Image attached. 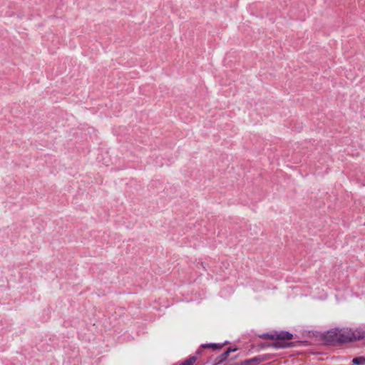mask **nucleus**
Instances as JSON below:
<instances>
[{
    "label": "nucleus",
    "instance_id": "obj_9",
    "mask_svg": "<svg viewBox=\"0 0 365 365\" xmlns=\"http://www.w3.org/2000/svg\"><path fill=\"white\" fill-rule=\"evenodd\" d=\"M200 353V350H198V351L196 352V354H199Z\"/></svg>",
    "mask_w": 365,
    "mask_h": 365
},
{
    "label": "nucleus",
    "instance_id": "obj_3",
    "mask_svg": "<svg viewBox=\"0 0 365 365\" xmlns=\"http://www.w3.org/2000/svg\"><path fill=\"white\" fill-rule=\"evenodd\" d=\"M264 360V357L262 356H255L254 358H252L250 359L245 360L242 362L243 365H254L257 363H260Z\"/></svg>",
    "mask_w": 365,
    "mask_h": 365
},
{
    "label": "nucleus",
    "instance_id": "obj_7",
    "mask_svg": "<svg viewBox=\"0 0 365 365\" xmlns=\"http://www.w3.org/2000/svg\"><path fill=\"white\" fill-rule=\"evenodd\" d=\"M237 350V349H232V348H229L226 351H225L221 356H220V361H222L223 360H225L229 355V354L232 351H235Z\"/></svg>",
    "mask_w": 365,
    "mask_h": 365
},
{
    "label": "nucleus",
    "instance_id": "obj_2",
    "mask_svg": "<svg viewBox=\"0 0 365 365\" xmlns=\"http://www.w3.org/2000/svg\"><path fill=\"white\" fill-rule=\"evenodd\" d=\"M269 338L272 339L289 340L293 338V334L288 331H281L272 334Z\"/></svg>",
    "mask_w": 365,
    "mask_h": 365
},
{
    "label": "nucleus",
    "instance_id": "obj_5",
    "mask_svg": "<svg viewBox=\"0 0 365 365\" xmlns=\"http://www.w3.org/2000/svg\"><path fill=\"white\" fill-rule=\"evenodd\" d=\"M352 363L354 365H365V357H364V356L355 357L352 359Z\"/></svg>",
    "mask_w": 365,
    "mask_h": 365
},
{
    "label": "nucleus",
    "instance_id": "obj_10",
    "mask_svg": "<svg viewBox=\"0 0 365 365\" xmlns=\"http://www.w3.org/2000/svg\"><path fill=\"white\" fill-rule=\"evenodd\" d=\"M178 365H182V362L178 363Z\"/></svg>",
    "mask_w": 365,
    "mask_h": 365
},
{
    "label": "nucleus",
    "instance_id": "obj_1",
    "mask_svg": "<svg viewBox=\"0 0 365 365\" xmlns=\"http://www.w3.org/2000/svg\"><path fill=\"white\" fill-rule=\"evenodd\" d=\"M365 331L361 329H334L326 332L324 339L329 344H341L362 339Z\"/></svg>",
    "mask_w": 365,
    "mask_h": 365
},
{
    "label": "nucleus",
    "instance_id": "obj_6",
    "mask_svg": "<svg viewBox=\"0 0 365 365\" xmlns=\"http://www.w3.org/2000/svg\"><path fill=\"white\" fill-rule=\"evenodd\" d=\"M202 348H212L213 349H218L222 347V345L220 344H206L202 345Z\"/></svg>",
    "mask_w": 365,
    "mask_h": 365
},
{
    "label": "nucleus",
    "instance_id": "obj_4",
    "mask_svg": "<svg viewBox=\"0 0 365 365\" xmlns=\"http://www.w3.org/2000/svg\"><path fill=\"white\" fill-rule=\"evenodd\" d=\"M289 346V344L286 343V342L277 341V342H274L272 344V347L276 348V349H283V348H287Z\"/></svg>",
    "mask_w": 365,
    "mask_h": 365
},
{
    "label": "nucleus",
    "instance_id": "obj_8",
    "mask_svg": "<svg viewBox=\"0 0 365 365\" xmlns=\"http://www.w3.org/2000/svg\"><path fill=\"white\" fill-rule=\"evenodd\" d=\"M197 361L196 356H192L184 361V365H193L195 362Z\"/></svg>",
    "mask_w": 365,
    "mask_h": 365
}]
</instances>
